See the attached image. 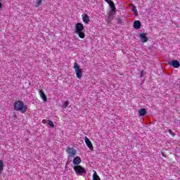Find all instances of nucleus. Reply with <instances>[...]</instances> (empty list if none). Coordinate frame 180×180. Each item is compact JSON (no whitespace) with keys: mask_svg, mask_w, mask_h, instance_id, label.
Masks as SVG:
<instances>
[{"mask_svg":"<svg viewBox=\"0 0 180 180\" xmlns=\"http://www.w3.org/2000/svg\"><path fill=\"white\" fill-rule=\"evenodd\" d=\"M84 141L86 143V145L88 148H89L90 150H94V146L92 145V142L89 141V139H88L86 136L84 139Z\"/></svg>","mask_w":180,"mask_h":180,"instance_id":"nucleus-8","label":"nucleus"},{"mask_svg":"<svg viewBox=\"0 0 180 180\" xmlns=\"http://www.w3.org/2000/svg\"><path fill=\"white\" fill-rule=\"evenodd\" d=\"M110 8L112 9V12H116V6H115V4L113 1L109 4Z\"/></svg>","mask_w":180,"mask_h":180,"instance_id":"nucleus-14","label":"nucleus"},{"mask_svg":"<svg viewBox=\"0 0 180 180\" xmlns=\"http://www.w3.org/2000/svg\"><path fill=\"white\" fill-rule=\"evenodd\" d=\"M105 1L107 2L108 5H110V4L112 2L111 0H105Z\"/></svg>","mask_w":180,"mask_h":180,"instance_id":"nucleus-22","label":"nucleus"},{"mask_svg":"<svg viewBox=\"0 0 180 180\" xmlns=\"http://www.w3.org/2000/svg\"><path fill=\"white\" fill-rule=\"evenodd\" d=\"M168 133H169L172 137H175V134H174L171 129L168 130Z\"/></svg>","mask_w":180,"mask_h":180,"instance_id":"nucleus-21","label":"nucleus"},{"mask_svg":"<svg viewBox=\"0 0 180 180\" xmlns=\"http://www.w3.org/2000/svg\"><path fill=\"white\" fill-rule=\"evenodd\" d=\"M81 158H74L73 159V164L75 165H79L81 164Z\"/></svg>","mask_w":180,"mask_h":180,"instance_id":"nucleus-11","label":"nucleus"},{"mask_svg":"<svg viewBox=\"0 0 180 180\" xmlns=\"http://www.w3.org/2000/svg\"><path fill=\"white\" fill-rule=\"evenodd\" d=\"M13 108L16 112H20V113H26V111L27 110V105H25V103L22 101H15Z\"/></svg>","mask_w":180,"mask_h":180,"instance_id":"nucleus-1","label":"nucleus"},{"mask_svg":"<svg viewBox=\"0 0 180 180\" xmlns=\"http://www.w3.org/2000/svg\"><path fill=\"white\" fill-rule=\"evenodd\" d=\"M41 1L42 0H37V3H36V8H39V6H40V5H41Z\"/></svg>","mask_w":180,"mask_h":180,"instance_id":"nucleus-19","label":"nucleus"},{"mask_svg":"<svg viewBox=\"0 0 180 180\" xmlns=\"http://www.w3.org/2000/svg\"><path fill=\"white\" fill-rule=\"evenodd\" d=\"M131 11L134 12L135 16H137V15H139V11H137V8L135 6H133Z\"/></svg>","mask_w":180,"mask_h":180,"instance_id":"nucleus-16","label":"nucleus"},{"mask_svg":"<svg viewBox=\"0 0 180 180\" xmlns=\"http://www.w3.org/2000/svg\"><path fill=\"white\" fill-rule=\"evenodd\" d=\"M76 158H79V157H77Z\"/></svg>","mask_w":180,"mask_h":180,"instance_id":"nucleus-25","label":"nucleus"},{"mask_svg":"<svg viewBox=\"0 0 180 180\" xmlns=\"http://www.w3.org/2000/svg\"><path fill=\"white\" fill-rule=\"evenodd\" d=\"M75 33L78 34L80 39H85V33H84V25L78 22L75 25Z\"/></svg>","mask_w":180,"mask_h":180,"instance_id":"nucleus-2","label":"nucleus"},{"mask_svg":"<svg viewBox=\"0 0 180 180\" xmlns=\"http://www.w3.org/2000/svg\"><path fill=\"white\" fill-rule=\"evenodd\" d=\"M143 71L141 70V72H140V77H141V78H143Z\"/></svg>","mask_w":180,"mask_h":180,"instance_id":"nucleus-23","label":"nucleus"},{"mask_svg":"<svg viewBox=\"0 0 180 180\" xmlns=\"http://www.w3.org/2000/svg\"><path fill=\"white\" fill-rule=\"evenodd\" d=\"M73 169L77 175H86V170L81 165L75 166Z\"/></svg>","mask_w":180,"mask_h":180,"instance_id":"nucleus-3","label":"nucleus"},{"mask_svg":"<svg viewBox=\"0 0 180 180\" xmlns=\"http://www.w3.org/2000/svg\"><path fill=\"white\" fill-rule=\"evenodd\" d=\"M2 8V3L0 2V9Z\"/></svg>","mask_w":180,"mask_h":180,"instance_id":"nucleus-24","label":"nucleus"},{"mask_svg":"<svg viewBox=\"0 0 180 180\" xmlns=\"http://www.w3.org/2000/svg\"><path fill=\"white\" fill-rule=\"evenodd\" d=\"M139 116H144V115H146V108H142L139 110Z\"/></svg>","mask_w":180,"mask_h":180,"instance_id":"nucleus-13","label":"nucleus"},{"mask_svg":"<svg viewBox=\"0 0 180 180\" xmlns=\"http://www.w3.org/2000/svg\"><path fill=\"white\" fill-rule=\"evenodd\" d=\"M82 20L84 23H89V16H88V15L85 14Z\"/></svg>","mask_w":180,"mask_h":180,"instance_id":"nucleus-12","label":"nucleus"},{"mask_svg":"<svg viewBox=\"0 0 180 180\" xmlns=\"http://www.w3.org/2000/svg\"><path fill=\"white\" fill-rule=\"evenodd\" d=\"M169 65H172V67H174V68H179V61L176 60H173L170 62H169Z\"/></svg>","mask_w":180,"mask_h":180,"instance_id":"nucleus-6","label":"nucleus"},{"mask_svg":"<svg viewBox=\"0 0 180 180\" xmlns=\"http://www.w3.org/2000/svg\"><path fill=\"white\" fill-rule=\"evenodd\" d=\"M92 180H101V178H99V176L98 174H96V172L94 171V174L93 175V179Z\"/></svg>","mask_w":180,"mask_h":180,"instance_id":"nucleus-15","label":"nucleus"},{"mask_svg":"<svg viewBox=\"0 0 180 180\" xmlns=\"http://www.w3.org/2000/svg\"><path fill=\"white\" fill-rule=\"evenodd\" d=\"M4 171V161L0 160V174Z\"/></svg>","mask_w":180,"mask_h":180,"instance_id":"nucleus-17","label":"nucleus"},{"mask_svg":"<svg viewBox=\"0 0 180 180\" xmlns=\"http://www.w3.org/2000/svg\"><path fill=\"white\" fill-rule=\"evenodd\" d=\"M39 94L41 98V99H43L44 102L47 101V96H46V94H44V92H43L41 90H39Z\"/></svg>","mask_w":180,"mask_h":180,"instance_id":"nucleus-9","label":"nucleus"},{"mask_svg":"<svg viewBox=\"0 0 180 180\" xmlns=\"http://www.w3.org/2000/svg\"><path fill=\"white\" fill-rule=\"evenodd\" d=\"M73 68L76 72V77L78 79H81L82 78V70L79 68V65L77 62L74 63Z\"/></svg>","mask_w":180,"mask_h":180,"instance_id":"nucleus-4","label":"nucleus"},{"mask_svg":"<svg viewBox=\"0 0 180 180\" xmlns=\"http://www.w3.org/2000/svg\"><path fill=\"white\" fill-rule=\"evenodd\" d=\"M48 124H49V126H51V127H54V122H53L51 120H48Z\"/></svg>","mask_w":180,"mask_h":180,"instance_id":"nucleus-20","label":"nucleus"},{"mask_svg":"<svg viewBox=\"0 0 180 180\" xmlns=\"http://www.w3.org/2000/svg\"><path fill=\"white\" fill-rule=\"evenodd\" d=\"M68 105H70V101L65 102L62 105V109H66L68 107Z\"/></svg>","mask_w":180,"mask_h":180,"instance_id":"nucleus-18","label":"nucleus"},{"mask_svg":"<svg viewBox=\"0 0 180 180\" xmlns=\"http://www.w3.org/2000/svg\"><path fill=\"white\" fill-rule=\"evenodd\" d=\"M134 29H140L141 27V22L140 20H136L134 22Z\"/></svg>","mask_w":180,"mask_h":180,"instance_id":"nucleus-10","label":"nucleus"},{"mask_svg":"<svg viewBox=\"0 0 180 180\" xmlns=\"http://www.w3.org/2000/svg\"><path fill=\"white\" fill-rule=\"evenodd\" d=\"M66 151L70 157H75V154H77V150L74 148H68Z\"/></svg>","mask_w":180,"mask_h":180,"instance_id":"nucleus-5","label":"nucleus"},{"mask_svg":"<svg viewBox=\"0 0 180 180\" xmlns=\"http://www.w3.org/2000/svg\"><path fill=\"white\" fill-rule=\"evenodd\" d=\"M139 37L141 39V43H146L148 41V39H147V34L146 33H141L139 34Z\"/></svg>","mask_w":180,"mask_h":180,"instance_id":"nucleus-7","label":"nucleus"}]
</instances>
